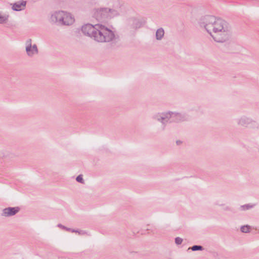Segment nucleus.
<instances>
[{
  "label": "nucleus",
  "instance_id": "1",
  "mask_svg": "<svg viewBox=\"0 0 259 259\" xmlns=\"http://www.w3.org/2000/svg\"><path fill=\"white\" fill-rule=\"evenodd\" d=\"M199 25L218 42H225L230 38V26L228 22L221 18L206 16L200 20Z\"/></svg>",
  "mask_w": 259,
  "mask_h": 259
},
{
  "label": "nucleus",
  "instance_id": "2",
  "mask_svg": "<svg viewBox=\"0 0 259 259\" xmlns=\"http://www.w3.org/2000/svg\"><path fill=\"white\" fill-rule=\"evenodd\" d=\"M96 29L94 40L99 42L112 41L115 38L114 32L101 24H96Z\"/></svg>",
  "mask_w": 259,
  "mask_h": 259
},
{
  "label": "nucleus",
  "instance_id": "3",
  "mask_svg": "<svg viewBox=\"0 0 259 259\" xmlns=\"http://www.w3.org/2000/svg\"><path fill=\"white\" fill-rule=\"evenodd\" d=\"M50 20L53 23L65 26L72 25L75 21L74 17L71 13L64 11L53 12L51 15Z\"/></svg>",
  "mask_w": 259,
  "mask_h": 259
},
{
  "label": "nucleus",
  "instance_id": "4",
  "mask_svg": "<svg viewBox=\"0 0 259 259\" xmlns=\"http://www.w3.org/2000/svg\"><path fill=\"white\" fill-rule=\"evenodd\" d=\"M238 125L247 127L250 126L253 128H259V124L251 118L246 116H242L236 119Z\"/></svg>",
  "mask_w": 259,
  "mask_h": 259
},
{
  "label": "nucleus",
  "instance_id": "5",
  "mask_svg": "<svg viewBox=\"0 0 259 259\" xmlns=\"http://www.w3.org/2000/svg\"><path fill=\"white\" fill-rule=\"evenodd\" d=\"M153 118L161 123L164 130L166 123L170 122V111L156 113L153 116Z\"/></svg>",
  "mask_w": 259,
  "mask_h": 259
},
{
  "label": "nucleus",
  "instance_id": "6",
  "mask_svg": "<svg viewBox=\"0 0 259 259\" xmlns=\"http://www.w3.org/2000/svg\"><path fill=\"white\" fill-rule=\"evenodd\" d=\"M96 28V24L92 25L88 23L82 26L81 30L84 35L94 39Z\"/></svg>",
  "mask_w": 259,
  "mask_h": 259
},
{
  "label": "nucleus",
  "instance_id": "7",
  "mask_svg": "<svg viewBox=\"0 0 259 259\" xmlns=\"http://www.w3.org/2000/svg\"><path fill=\"white\" fill-rule=\"evenodd\" d=\"M26 52L29 57H32L38 53V49L36 45H32L31 39H28L25 42Z\"/></svg>",
  "mask_w": 259,
  "mask_h": 259
},
{
  "label": "nucleus",
  "instance_id": "8",
  "mask_svg": "<svg viewBox=\"0 0 259 259\" xmlns=\"http://www.w3.org/2000/svg\"><path fill=\"white\" fill-rule=\"evenodd\" d=\"M170 122H179L187 120L189 117L184 113L170 111Z\"/></svg>",
  "mask_w": 259,
  "mask_h": 259
},
{
  "label": "nucleus",
  "instance_id": "9",
  "mask_svg": "<svg viewBox=\"0 0 259 259\" xmlns=\"http://www.w3.org/2000/svg\"><path fill=\"white\" fill-rule=\"evenodd\" d=\"M105 8L95 9L93 11V17L98 21H104L107 19V12Z\"/></svg>",
  "mask_w": 259,
  "mask_h": 259
},
{
  "label": "nucleus",
  "instance_id": "10",
  "mask_svg": "<svg viewBox=\"0 0 259 259\" xmlns=\"http://www.w3.org/2000/svg\"><path fill=\"white\" fill-rule=\"evenodd\" d=\"M20 210V208L19 207H9L7 208H4L2 213V216L5 217H9L13 215H14L17 213H18Z\"/></svg>",
  "mask_w": 259,
  "mask_h": 259
},
{
  "label": "nucleus",
  "instance_id": "11",
  "mask_svg": "<svg viewBox=\"0 0 259 259\" xmlns=\"http://www.w3.org/2000/svg\"><path fill=\"white\" fill-rule=\"evenodd\" d=\"M107 12V18L110 19L119 15V10L114 8H105Z\"/></svg>",
  "mask_w": 259,
  "mask_h": 259
},
{
  "label": "nucleus",
  "instance_id": "12",
  "mask_svg": "<svg viewBox=\"0 0 259 259\" xmlns=\"http://www.w3.org/2000/svg\"><path fill=\"white\" fill-rule=\"evenodd\" d=\"M26 2L21 1L14 3L12 6V9L14 11H21L23 10L26 6Z\"/></svg>",
  "mask_w": 259,
  "mask_h": 259
},
{
  "label": "nucleus",
  "instance_id": "13",
  "mask_svg": "<svg viewBox=\"0 0 259 259\" xmlns=\"http://www.w3.org/2000/svg\"><path fill=\"white\" fill-rule=\"evenodd\" d=\"M129 24L134 29L140 28L142 26L141 22L136 18H131L128 20Z\"/></svg>",
  "mask_w": 259,
  "mask_h": 259
},
{
  "label": "nucleus",
  "instance_id": "14",
  "mask_svg": "<svg viewBox=\"0 0 259 259\" xmlns=\"http://www.w3.org/2000/svg\"><path fill=\"white\" fill-rule=\"evenodd\" d=\"M164 32L163 28H160L156 32V38L157 40H161L164 36Z\"/></svg>",
  "mask_w": 259,
  "mask_h": 259
},
{
  "label": "nucleus",
  "instance_id": "15",
  "mask_svg": "<svg viewBox=\"0 0 259 259\" xmlns=\"http://www.w3.org/2000/svg\"><path fill=\"white\" fill-rule=\"evenodd\" d=\"M9 15L0 12V24L6 23L8 22Z\"/></svg>",
  "mask_w": 259,
  "mask_h": 259
},
{
  "label": "nucleus",
  "instance_id": "16",
  "mask_svg": "<svg viewBox=\"0 0 259 259\" xmlns=\"http://www.w3.org/2000/svg\"><path fill=\"white\" fill-rule=\"evenodd\" d=\"M57 226L61 229L65 230L67 231L71 232L72 233L78 232V230H75L71 228H67L61 224H58Z\"/></svg>",
  "mask_w": 259,
  "mask_h": 259
},
{
  "label": "nucleus",
  "instance_id": "17",
  "mask_svg": "<svg viewBox=\"0 0 259 259\" xmlns=\"http://www.w3.org/2000/svg\"><path fill=\"white\" fill-rule=\"evenodd\" d=\"M255 205V204H246L241 205L240 208L242 210H246L253 208Z\"/></svg>",
  "mask_w": 259,
  "mask_h": 259
},
{
  "label": "nucleus",
  "instance_id": "18",
  "mask_svg": "<svg viewBox=\"0 0 259 259\" xmlns=\"http://www.w3.org/2000/svg\"><path fill=\"white\" fill-rule=\"evenodd\" d=\"M250 226L248 225L243 226L241 227V231L243 233H248L249 232Z\"/></svg>",
  "mask_w": 259,
  "mask_h": 259
},
{
  "label": "nucleus",
  "instance_id": "19",
  "mask_svg": "<svg viewBox=\"0 0 259 259\" xmlns=\"http://www.w3.org/2000/svg\"><path fill=\"white\" fill-rule=\"evenodd\" d=\"M190 248L192 251L202 250L203 249V247L201 245H194Z\"/></svg>",
  "mask_w": 259,
  "mask_h": 259
},
{
  "label": "nucleus",
  "instance_id": "20",
  "mask_svg": "<svg viewBox=\"0 0 259 259\" xmlns=\"http://www.w3.org/2000/svg\"><path fill=\"white\" fill-rule=\"evenodd\" d=\"M76 180L77 182L80 183L81 184L84 183V181L83 179L82 176L81 175H79V176H78L76 178Z\"/></svg>",
  "mask_w": 259,
  "mask_h": 259
},
{
  "label": "nucleus",
  "instance_id": "21",
  "mask_svg": "<svg viewBox=\"0 0 259 259\" xmlns=\"http://www.w3.org/2000/svg\"><path fill=\"white\" fill-rule=\"evenodd\" d=\"M183 241V239L180 237H178L175 238V243L177 245L181 244Z\"/></svg>",
  "mask_w": 259,
  "mask_h": 259
},
{
  "label": "nucleus",
  "instance_id": "22",
  "mask_svg": "<svg viewBox=\"0 0 259 259\" xmlns=\"http://www.w3.org/2000/svg\"><path fill=\"white\" fill-rule=\"evenodd\" d=\"M76 233H78L79 235H84L86 234V232L83 230H78V232H77Z\"/></svg>",
  "mask_w": 259,
  "mask_h": 259
},
{
  "label": "nucleus",
  "instance_id": "23",
  "mask_svg": "<svg viewBox=\"0 0 259 259\" xmlns=\"http://www.w3.org/2000/svg\"><path fill=\"white\" fill-rule=\"evenodd\" d=\"M182 142L180 141H177V145H180V144H181Z\"/></svg>",
  "mask_w": 259,
  "mask_h": 259
}]
</instances>
